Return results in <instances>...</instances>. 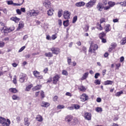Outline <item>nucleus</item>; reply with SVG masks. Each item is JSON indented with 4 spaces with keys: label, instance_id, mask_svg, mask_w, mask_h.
<instances>
[{
    "label": "nucleus",
    "instance_id": "aec40b11",
    "mask_svg": "<svg viewBox=\"0 0 126 126\" xmlns=\"http://www.w3.org/2000/svg\"><path fill=\"white\" fill-rule=\"evenodd\" d=\"M9 92L15 94L18 92V91L16 88H11L9 89Z\"/></svg>",
    "mask_w": 126,
    "mask_h": 126
},
{
    "label": "nucleus",
    "instance_id": "8fccbe9b",
    "mask_svg": "<svg viewBox=\"0 0 126 126\" xmlns=\"http://www.w3.org/2000/svg\"><path fill=\"white\" fill-rule=\"evenodd\" d=\"M8 29L9 32H12V31H14V30L15 29V28L14 27H11Z\"/></svg>",
    "mask_w": 126,
    "mask_h": 126
},
{
    "label": "nucleus",
    "instance_id": "79ce46f5",
    "mask_svg": "<svg viewBox=\"0 0 126 126\" xmlns=\"http://www.w3.org/2000/svg\"><path fill=\"white\" fill-rule=\"evenodd\" d=\"M126 43V38H124L121 40V43L122 45H125Z\"/></svg>",
    "mask_w": 126,
    "mask_h": 126
},
{
    "label": "nucleus",
    "instance_id": "1a4fd4ad",
    "mask_svg": "<svg viewBox=\"0 0 126 126\" xmlns=\"http://www.w3.org/2000/svg\"><path fill=\"white\" fill-rule=\"evenodd\" d=\"M33 74L34 75L35 77L38 78V79H42V78H43V76L41 75L40 72L37 71H34Z\"/></svg>",
    "mask_w": 126,
    "mask_h": 126
},
{
    "label": "nucleus",
    "instance_id": "393cba45",
    "mask_svg": "<svg viewBox=\"0 0 126 126\" xmlns=\"http://www.w3.org/2000/svg\"><path fill=\"white\" fill-rule=\"evenodd\" d=\"M42 87V86L38 85L33 88V91H37V90H40Z\"/></svg>",
    "mask_w": 126,
    "mask_h": 126
},
{
    "label": "nucleus",
    "instance_id": "4d7b16f0",
    "mask_svg": "<svg viewBox=\"0 0 126 126\" xmlns=\"http://www.w3.org/2000/svg\"><path fill=\"white\" fill-rule=\"evenodd\" d=\"M25 49V46H23L19 50V51H18L19 53H21V52H22Z\"/></svg>",
    "mask_w": 126,
    "mask_h": 126
},
{
    "label": "nucleus",
    "instance_id": "4be33fe9",
    "mask_svg": "<svg viewBox=\"0 0 126 126\" xmlns=\"http://www.w3.org/2000/svg\"><path fill=\"white\" fill-rule=\"evenodd\" d=\"M108 6L111 7H114L116 5V2L112 1H109L108 2Z\"/></svg>",
    "mask_w": 126,
    "mask_h": 126
},
{
    "label": "nucleus",
    "instance_id": "6e6d98bb",
    "mask_svg": "<svg viewBox=\"0 0 126 126\" xmlns=\"http://www.w3.org/2000/svg\"><path fill=\"white\" fill-rule=\"evenodd\" d=\"M103 8H104V10H109V9H110V8H111L108 5V6H106L105 7H103Z\"/></svg>",
    "mask_w": 126,
    "mask_h": 126
},
{
    "label": "nucleus",
    "instance_id": "9b49d317",
    "mask_svg": "<svg viewBox=\"0 0 126 126\" xmlns=\"http://www.w3.org/2000/svg\"><path fill=\"white\" fill-rule=\"evenodd\" d=\"M1 32L2 33H4V34H6L7 33H9V30L6 27H3L0 29Z\"/></svg>",
    "mask_w": 126,
    "mask_h": 126
},
{
    "label": "nucleus",
    "instance_id": "39448f33",
    "mask_svg": "<svg viewBox=\"0 0 126 126\" xmlns=\"http://www.w3.org/2000/svg\"><path fill=\"white\" fill-rule=\"evenodd\" d=\"M96 3V0H91L89 2L86 4V7H93V6Z\"/></svg>",
    "mask_w": 126,
    "mask_h": 126
},
{
    "label": "nucleus",
    "instance_id": "5701e85b",
    "mask_svg": "<svg viewBox=\"0 0 126 126\" xmlns=\"http://www.w3.org/2000/svg\"><path fill=\"white\" fill-rule=\"evenodd\" d=\"M96 28L99 31H102V30H103V27H102V25H101V24L99 23H97L96 24Z\"/></svg>",
    "mask_w": 126,
    "mask_h": 126
},
{
    "label": "nucleus",
    "instance_id": "de8ad7c7",
    "mask_svg": "<svg viewBox=\"0 0 126 126\" xmlns=\"http://www.w3.org/2000/svg\"><path fill=\"white\" fill-rule=\"evenodd\" d=\"M23 27H24V24L22 23H20L19 25V29H21V28H23Z\"/></svg>",
    "mask_w": 126,
    "mask_h": 126
},
{
    "label": "nucleus",
    "instance_id": "f03ea898",
    "mask_svg": "<svg viewBox=\"0 0 126 126\" xmlns=\"http://www.w3.org/2000/svg\"><path fill=\"white\" fill-rule=\"evenodd\" d=\"M96 50H98V45H97V44L92 43L91 44L89 52L90 53H94V54H95V51H96Z\"/></svg>",
    "mask_w": 126,
    "mask_h": 126
},
{
    "label": "nucleus",
    "instance_id": "423d86ee",
    "mask_svg": "<svg viewBox=\"0 0 126 126\" xmlns=\"http://www.w3.org/2000/svg\"><path fill=\"white\" fill-rule=\"evenodd\" d=\"M70 14H71V13H70L69 11L67 10H65L63 12V18H64V19H69Z\"/></svg>",
    "mask_w": 126,
    "mask_h": 126
},
{
    "label": "nucleus",
    "instance_id": "6e6552de",
    "mask_svg": "<svg viewBox=\"0 0 126 126\" xmlns=\"http://www.w3.org/2000/svg\"><path fill=\"white\" fill-rule=\"evenodd\" d=\"M80 99L82 102H85V101H87L89 98L88 97V95L87 94H83L81 95Z\"/></svg>",
    "mask_w": 126,
    "mask_h": 126
},
{
    "label": "nucleus",
    "instance_id": "052dcab7",
    "mask_svg": "<svg viewBox=\"0 0 126 126\" xmlns=\"http://www.w3.org/2000/svg\"><path fill=\"white\" fill-rule=\"evenodd\" d=\"M16 121H17V123H20L21 119L20 118V117L18 116L16 119Z\"/></svg>",
    "mask_w": 126,
    "mask_h": 126
},
{
    "label": "nucleus",
    "instance_id": "e2e57ef3",
    "mask_svg": "<svg viewBox=\"0 0 126 126\" xmlns=\"http://www.w3.org/2000/svg\"><path fill=\"white\" fill-rule=\"evenodd\" d=\"M96 102H97V103H100L101 102L102 99H101V98H100V97H97L96 98Z\"/></svg>",
    "mask_w": 126,
    "mask_h": 126
},
{
    "label": "nucleus",
    "instance_id": "c85d7f7f",
    "mask_svg": "<svg viewBox=\"0 0 126 126\" xmlns=\"http://www.w3.org/2000/svg\"><path fill=\"white\" fill-rule=\"evenodd\" d=\"M113 84V81L111 80H107L104 82V85H112Z\"/></svg>",
    "mask_w": 126,
    "mask_h": 126
},
{
    "label": "nucleus",
    "instance_id": "412c9836",
    "mask_svg": "<svg viewBox=\"0 0 126 126\" xmlns=\"http://www.w3.org/2000/svg\"><path fill=\"white\" fill-rule=\"evenodd\" d=\"M36 120L37 121V122H43L44 119H43L42 116L38 115L36 116Z\"/></svg>",
    "mask_w": 126,
    "mask_h": 126
},
{
    "label": "nucleus",
    "instance_id": "5fc2aeb1",
    "mask_svg": "<svg viewBox=\"0 0 126 126\" xmlns=\"http://www.w3.org/2000/svg\"><path fill=\"white\" fill-rule=\"evenodd\" d=\"M101 40L102 43H107V39L103 37V38L100 39Z\"/></svg>",
    "mask_w": 126,
    "mask_h": 126
},
{
    "label": "nucleus",
    "instance_id": "7ed1b4c3",
    "mask_svg": "<svg viewBox=\"0 0 126 126\" xmlns=\"http://www.w3.org/2000/svg\"><path fill=\"white\" fill-rule=\"evenodd\" d=\"M50 50L54 55H59L61 53V50L58 47H52L50 48Z\"/></svg>",
    "mask_w": 126,
    "mask_h": 126
},
{
    "label": "nucleus",
    "instance_id": "ea45409f",
    "mask_svg": "<svg viewBox=\"0 0 126 126\" xmlns=\"http://www.w3.org/2000/svg\"><path fill=\"white\" fill-rule=\"evenodd\" d=\"M4 124H5V126H9V125H10V120H9V119H7V123H6V122H5Z\"/></svg>",
    "mask_w": 126,
    "mask_h": 126
},
{
    "label": "nucleus",
    "instance_id": "4468645a",
    "mask_svg": "<svg viewBox=\"0 0 126 126\" xmlns=\"http://www.w3.org/2000/svg\"><path fill=\"white\" fill-rule=\"evenodd\" d=\"M78 89L80 91H81V92H85L86 90H87V88L84 87L83 85L79 86L78 87Z\"/></svg>",
    "mask_w": 126,
    "mask_h": 126
},
{
    "label": "nucleus",
    "instance_id": "ddd939ff",
    "mask_svg": "<svg viewBox=\"0 0 126 126\" xmlns=\"http://www.w3.org/2000/svg\"><path fill=\"white\" fill-rule=\"evenodd\" d=\"M60 80V76L59 75H55L53 78V81L54 84H57L58 83V81Z\"/></svg>",
    "mask_w": 126,
    "mask_h": 126
},
{
    "label": "nucleus",
    "instance_id": "f8f14e48",
    "mask_svg": "<svg viewBox=\"0 0 126 126\" xmlns=\"http://www.w3.org/2000/svg\"><path fill=\"white\" fill-rule=\"evenodd\" d=\"M96 8L98 11H102L104 8V5H103L102 3L99 2L96 5Z\"/></svg>",
    "mask_w": 126,
    "mask_h": 126
},
{
    "label": "nucleus",
    "instance_id": "69168bd1",
    "mask_svg": "<svg viewBox=\"0 0 126 126\" xmlns=\"http://www.w3.org/2000/svg\"><path fill=\"white\" fill-rule=\"evenodd\" d=\"M58 96L55 95L54 97H53V101L54 102H57V101H58Z\"/></svg>",
    "mask_w": 126,
    "mask_h": 126
},
{
    "label": "nucleus",
    "instance_id": "6ab92c4d",
    "mask_svg": "<svg viewBox=\"0 0 126 126\" xmlns=\"http://www.w3.org/2000/svg\"><path fill=\"white\" fill-rule=\"evenodd\" d=\"M104 29L105 30V32H110V31H111V26L109 24H107L105 26Z\"/></svg>",
    "mask_w": 126,
    "mask_h": 126
},
{
    "label": "nucleus",
    "instance_id": "864d4df0",
    "mask_svg": "<svg viewBox=\"0 0 126 126\" xmlns=\"http://www.w3.org/2000/svg\"><path fill=\"white\" fill-rule=\"evenodd\" d=\"M67 59L68 64L69 65H70V63H71V59H69V58L67 57Z\"/></svg>",
    "mask_w": 126,
    "mask_h": 126
},
{
    "label": "nucleus",
    "instance_id": "7c9ffc66",
    "mask_svg": "<svg viewBox=\"0 0 126 126\" xmlns=\"http://www.w3.org/2000/svg\"><path fill=\"white\" fill-rule=\"evenodd\" d=\"M95 111L97 112V113H101V112H103V108L100 107H97L95 108Z\"/></svg>",
    "mask_w": 126,
    "mask_h": 126
},
{
    "label": "nucleus",
    "instance_id": "09e8293b",
    "mask_svg": "<svg viewBox=\"0 0 126 126\" xmlns=\"http://www.w3.org/2000/svg\"><path fill=\"white\" fill-rule=\"evenodd\" d=\"M4 42L0 41V48H3L4 47Z\"/></svg>",
    "mask_w": 126,
    "mask_h": 126
},
{
    "label": "nucleus",
    "instance_id": "2eb2a0df",
    "mask_svg": "<svg viewBox=\"0 0 126 126\" xmlns=\"http://www.w3.org/2000/svg\"><path fill=\"white\" fill-rule=\"evenodd\" d=\"M24 125L26 126H29L30 125V122H29V118L25 117L24 119Z\"/></svg>",
    "mask_w": 126,
    "mask_h": 126
},
{
    "label": "nucleus",
    "instance_id": "13d9d810",
    "mask_svg": "<svg viewBox=\"0 0 126 126\" xmlns=\"http://www.w3.org/2000/svg\"><path fill=\"white\" fill-rule=\"evenodd\" d=\"M16 12L18 14H19V15H20L21 14V10L17 9L16 10Z\"/></svg>",
    "mask_w": 126,
    "mask_h": 126
},
{
    "label": "nucleus",
    "instance_id": "b1692460",
    "mask_svg": "<svg viewBox=\"0 0 126 126\" xmlns=\"http://www.w3.org/2000/svg\"><path fill=\"white\" fill-rule=\"evenodd\" d=\"M47 14L49 16H52L54 14V10L50 9L47 11Z\"/></svg>",
    "mask_w": 126,
    "mask_h": 126
},
{
    "label": "nucleus",
    "instance_id": "f257e3e1",
    "mask_svg": "<svg viewBox=\"0 0 126 126\" xmlns=\"http://www.w3.org/2000/svg\"><path fill=\"white\" fill-rule=\"evenodd\" d=\"M73 116L71 115H68L65 117V122H66L69 126H73L75 125V121L73 120Z\"/></svg>",
    "mask_w": 126,
    "mask_h": 126
},
{
    "label": "nucleus",
    "instance_id": "2f4dec72",
    "mask_svg": "<svg viewBox=\"0 0 126 126\" xmlns=\"http://www.w3.org/2000/svg\"><path fill=\"white\" fill-rule=\"evenodd\" d=\"M13 100H20V97L16 94H13L12 96Z\"/></svg>",
    "mask_w": 126,
    "mask_h": 126
},
{
    "label": "nucleus",
    "instance_id": "680f3d73",
    "mask_svg": "<svg viewBox=\"0 0 126 126\" xmlns=\"http://www.w3.org/2000/svg\"><path fill=\"white\" fill-rule=\"evenodd\" d=\"M58 24L59 25V26H62V24H63V22L62 21V20L59 19L58 20Z\"/></svg>",
    "mask_w": 126,
    "mask_h": 126
},
{
    "label": "nucleus",
    "instance_id": "473e14b6",
    "mask_svg": "<svg viewBox=\"0 0 126 126\" xmlns=\"http://www.w3.org/2000/svg\"><path fill=\"white\" fill-rule=\"evenodd\" d=\"M44 55L45 57H47L48 58H52V57H53V53L51 52L46 53Z\"/></svg>",
    "mask_w": 126,
    "mask_h": 126
},
{
    "label": "nucleus",
    "instance_id": "bf43d9fd",
    "mask_svg": "<svg viewBox=\"0 0 126 126\" xmlns=\"http://www.w3.org/2000/svg\"><path fill=\"white\" fill-rule=\"evenodd\" d=\"M98 76H100V73H95L94 75V78H95V79H97V78H98Z\"/></svg>",
    "mask_w": 126,
    "mask_h": 126
},
{
    "label": "nucleus",
    "instance_id": "338daca9",
    "mask_svg": "<svg viewBox=\"0 0 126 126\" xmlns=\"http://www.w3.org/2000/svg\"><path fill=\"white\" fill-rule=\"evenodd\" d=\"M48 70H49V69L48 68V67L44 68L43 70L44 73H47L48 72Z\"/></svg>",
    "mask_w": 126,
    "mask_h": 126
},
{
    "label": "nucleus",
    "instance_id": "37998d69",
    "mask_svg": "<svg viewBox=\"0 0 126 126\" xmlns=\"http://www.w3.org/2000/svg\"><path fill=\"white\" fill-rule=\"evenodd\" d=\"M23 2H24V0H23L22 2L20 3H13V5H16L17 6H20V5H22V4H23Z\"/></svg>",
    "mask_w": 126,
    "mask_h": 126
},
{
    "label": "nucleus",
    "instance_id": "0e129e2a",
    "mask_svg": "<svg viewBox=\"0 0 126 126\" xmlns=\"http://www.w3.org/2000/svg\"><path fill=\"white\" fill-rule=\"evenodd\" d=\"M111 47L112 48H113L114 49H115L116 48V47H117V44L115 43H113L111 44Z\"/></svg>",
    "mask_w": 126,
    "mask_h": 126
},
{
    "label": "nucleus",
    "instance_id": "72a5a7b5",
    "mask_svg": "<svg viewBox=\"0 0 126 126\" xmlns=\"http://www.w3.org/2000/svg\"><path fill=\"white\" fill-rule=\"evenodd\" d=\"M32 87H33V85L31 84V85H29L28 86H27L26 88V91H30Z\"/></svg>",
    "mask_w": 126,
    "mask_h": 126
},
{
    "label": "nucleus",
    "instance_id": "3c124183",
    "mask_svg": "<svg viewBox=\"0 0 126 126\" xmlns=\"http://www.w3.org/2000/svg\"><path fill=\"white\" fill-rule=\"evenodd\" d=\"M84 30L86 31V32H87L88 30H89V26L88 25H86L84 28Z\"/></svg>",
    "mask_w": 126,
    "mask_h": 126
},
{
    "label": "nucleus",
    "instance_id": "a211bd4d",
    "mask_svg": "<svg viewBox=\"0 0 126 126\" xmlns=\"http://www.w3.org/2000/svg\"><path fill=\"white\" fill-rule=\"evenodd\" d=\"M50 106V103L49 102L42 101L41 103V107H43L44 108H48Z\"/></svg>",
    "mask_w": 126,
    "mask_h": 126
},
{
    "label": "nucleus",
    "instance_id": "c756f323",
    "mask_svg": "<svg viewBox=\"0 0 126 126\" xmlns=\"http://www.w3.org/2000/svg\"><path fill=\"white\" fill-rule=\"evenodd\" d=\"M63 25L65 27H67V26H68L69 25V21L68 20H66V21H64L63 22Z\"/></svg>",
    "mask_w": 126,
    "mask_h": 126
},
{
    "label": "nucleus",
    "instance_id": "a878e982",
    "mask_svg": "<svg viewBox=\"0 0 126 126\" xmlns=\"http://www.w3.org/2000/svg\"><path fill=\"white\" fill-rule=\"evenodd\" d=\"M88 74H89V73L86 72L82 77L81 78V80H84L87 78V77L88 76Z\"/></svg>",
    "mask_w": 126,
    "mask_h": 126
},
{
    "label": "nucleus",
    "instance_id": "58836bf2",
    "mask_svg": "<svg viewBox=\"0 0 126 126\" xmlns=\"http://www.w3.org/2000/svg\"><path fill=\"white\" fill-rule=\"evenodd\" d=\"M94 83L96 85H100L101 84V81H99L98 79H96L94 81Z\"/></svg>",
    "mask_w": 126,
    "mask_h": 126
},
{
    "label": "nucleus",
    "instance_id": "0eeeda50",
    "mask_svg": "<svg viewBox=\"0 0 126 126\" xmlns=\"http://www.w3.org/2000/svg\"><path fill=\"white\" fill-rule=\"evenodd\" d=\"M19 81L21 83H23L26 79V75L25 74L21 73L19 75Z\"/></svg>",
    "mask_w": 126,
    "mask_h": 126
},
{
    "label": "nucleus",
    "instance_id": "bb28decb",
    "mask_svg": "<svg viewBox=\"0 0 126 126\" xmlns=\"http://www.w3.org/2000/svg\"><path fill=\"white\" fill-rule=\"evenodd\" d=\"M11 20L13 21H14L16 22V23H18V22H19V20H20V19L16 17H14L11 18Z\"/></svg>",
    "mask_w": 126,
    "mask_h": 126
},
{
    "label": "nucleus",
    "instance_id": "9d476101",
    "mask_svg": "<svg viewBox=\"0 0 126 126\" xmlns=\"http://www.w3.org/2000/svg\"><path fill=\"white\" fill-rule=\"evenodd\" d=\"M51 2L49 0H45L43 2V5L46 8H50L51 7Z\"/></svg>",
    "mask_w": 126,
    "mask_h": 126
},
{
    "label": "nucleus",
    "instance_id": "a18cd8bd",
    "mask_svg": "<svg viewBox=\"0 0 126 126\" xmlns=\"http://www.w3.org/2000/svg\"><path fill=\"white\" fill-rule=\"evenodd\" d=\"M62 74H63V75H68V73H67V71L65 70H63L62 71Z\"/></svg>",
    "mask_w": 126,
    "mask_h": 126
},
{
    "label": "nucleus",
    "instance_id": "c9c22d12",
    "mask_svg": "<svg viewBox=\"0 0 126 126\" xmlns=\"http://www.w3.org/2000/svg\"><path fill=\"white\" fill-rule=\"evenodd\" d=\"M73 107L74 109H75V110H78V109L80 108V106L78 104H74L73 105Z\"/></svg>",
    "mask_w": 126,
    "mask_h": 126
},
{
    "label": "nucleus",
    "instance_id": "e433bc0d",
    "mask_svg": "<svg viewBox=\"0 0 126 126\" xmlns=\"http://www.w3.org/2000/svg\"><path fill=\"white\" fill-rule=\"evenodd\" d=\"M117 4H121L122 6H126V1L117 3Z\"/></svg>",
    "mask_w": 126,
    "mask_h": 126
},
{
    "label": "nucleus",
    "instance_id": "20e7f679",
    "mask_svg": "<svg viewBox=\"0 0 126 126\" xmlns=\"http://www.w3.org/2000/svg\"><path fill=\"white\" fill-rule=\"evenodd\" d=\"M83 117L85 120H87V121H91L92 114H91V113L90 112H85Z\"/></svg>",
    "mask_w": 126,
    "mask_h": 126
},
{
    "label": "nucleus",
    "instance_id": "4c0bfd02",
    "mask_svg": "<svg viewBox=\"0 0 126 126\" xmlns=\"http://www.w3.org/2000/svg\"><path fill=\"white\" fill-rule=\"evenodd\" d=\"M63 15V10H59L58 11V17H62Z\"/></svg>",
    "mask_w": 126,
    "mask_h": 126
},
{
    "label": "nucleus",
    "instance_id": "dca6fc26",
    "mask_svg": "<svg viewBox=\"0 0 126 126\" xmlns=\"http://www.w3.org/2000/svg\"><path fill=\"white\" fill-rule=\"evenodd\" d=\"M75 5L77 7H81V6H84L85 5V2L83 1H80L76 2Z\"/></svg>",
    "mask_w": 126,
    "mask_h": 126
},
{
    "label": "nucleus",
    "instance_id": "cd10ccee",
    "mask_svg": "<svg viewBox=\"0 0 126 126\" xmlns=\"http://www.w3.org/2000/svg\"><path fill=\"white\" fill-rule=\"evenodd\" d=\"M106 37V33L104 32H102L99 33V37L100 39H102L103 38H105Z\"/></svg>",
    "mask_w": 126,
    "mask_h": 126
},
{
    "label": "nucleus",
    "instance_id": "c03bdc74",
    "mask_svg": "<svg viewBox=\"0 0 126 126\" xmlns=\"http://www.w3.org/2000/svg\"><path fill=\"white\" fill-rule=\"evenodd\" d=\"M77 21V16H75L73 18L72 23H75Z\"/></svg>",
    "mask_w": 126,
    "mask_h": 126
},
{
    "label": "nucleus",
    "instance_id": "f704fd0d",
    "mask_svg": "<svg viewBox=\"0 0 126 126\" xmlns=\"http://www.w3.org/2000/svg\"><path fill=\"white\" fill-rule=\"evenodd\" d=\"M123 93L124 92L122 91L118 92L115 94V96H116V97H120V96H121Z\"/></svg>",
    "mask_w": 126,
    "mask_h": 126
},
{
    "label": "nucleus",
    "instance_id": "49530a36",
    "mask_svg": "<svg viewBox=\"0 0 126 126\" xmlns=\"http://www.w3.org/2000/svg\"><path fill=\"white\" fill-rule=\"evenodd\" d=\"M64 105H59L57 106V109H64Z\"/></svg>",
    "mask_w": 126,
    "mask_h": 126
},
{
    "label": "nucleus",
    "instance_id": "a19ab883",
    "mask_svg": "<svg viewBox=\"0 0 126 126\" xmlns=\"http://www.w3.org/2000/svg\"><path fill=\"white\" fill-rule=\"evenodd\" d=\"M99 22L100 24H102V23H104V22H106V19L104 18H102L100 19Z\"/></svg>",
    "mask_w": 126,
    "mask_h": 126
},
{
    "label": "nucleus",
    "instance_id": "774afa93",
    "mask_svg": "<svg viewBox=\"0 0 126 126\" xmlns=\"http://www.w3.org/2000/svg\"><path fill=\"white\" fill-rule=\"evenodd\" d=\"M13 1L12 0L7 1V4L9 5L10 4H13Z\"/></svg>",
    "mask_w": 126,
    "mask_h": 126
},
{
    "label": "nucleus",
    "instance_id": "f3484780",
    "mask_svg": "<svg viewBox=\"0 0 126 126\" xmlns=\"http://www.w3.org/2000/svg\"><path fill=\"white\" fill-rule=\"evenodd\" d=\"M39 14V12L37 10H32L31 12V15L32 16H37Z\"/></svg>",
    "mask_w": 126,
    "mask_h": 126
},
{
    "label": "nucleus",
    "instance_id": "603ef678",
    "mask_svg": "<svg viewBox=\"0 0 126 126\" xmlns=\"http://www.w3.org/2000/svg\"><path fill=\"white\" fill-rule=\"evenodd\" d=\"M13 82L14 84H17V81L16 80V76H15L13 80Z\"/></svg>",
    "mask_w": 126,
    "mask_h": 126
}]
</instances>
